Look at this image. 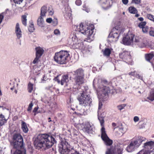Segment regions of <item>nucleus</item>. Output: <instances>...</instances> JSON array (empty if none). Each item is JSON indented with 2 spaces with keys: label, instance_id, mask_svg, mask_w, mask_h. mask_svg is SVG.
<instances>
[{
  "label": "nucleus",
  "instance_id": "obj_1",
  "mask_svg": "<svg viewBox=\"0 0 154 154\" xmlns=\"http://www.w3.org/2000/svg\"><path fill=\"white\" fill-rule=\"evenodd\" d=\"M56 142L55 139L52 136L45 134L39 135L35 139L34 143L36 148L39 149L44 147L49 148Z\"/></svg>",
  "mask_w": 154,
  "mask_h": 154
},
{
  "label": "nucleus",
  "instance_id": "obj_2",
  "mask_svg": "<svg viewBox=\"0 0 154 154\" xmlns=\"http://www.w3.org/2000/svg\"><path fill=\"white\" fill-rule=\"evenodd\" d=\"M94 26L93 24L88 25L85 23H81L79 28V31L84 34L88 35L87 38H86L84 42H90L94 39L93 35L94 30Z\"/></svg>",
  "mask_w": 154,
  "mask_h": 154
},
{
  "label": "nucleus",
  "instance_id": "obj_3",
  "mask_svg": "<svg viewBox=\"0 0 154 154\" xmlns=\"http://www.w3.org/2000/svg\"><path fill=\"white\" fill-rule=\"evenodd\" d=\"M70 54L67 51H61L55 54L54 60L60 64H63L68 62Z\"/></svg>",
  "mask_w": 154,
  "mask_h": 154
},
{
  "label": "nucleus",
  "instance_id": "obj_4",
  "mask_svg": "<svg viewBox=\"0 0 154 154\" xmlns=\"http://www.w3.org/2000/svg\"><path fill=\"white\" fill-rule=\"evenodd\" d=\"M72 81L75 85L79 86L85 83V74L84 71L81 68H79L72 72Z\"/></svg>",
  "mask_w": 154,
  "mask_h": 154
},
{
  "label": "nucleus",
  "instance_id": "obj_5",
  "mask_svg": "<svg viewBox=\"0 0 154 154\" xmlns=\"http://www.w3.org/2000/svg\"><path fill=\"white\" fill-rule=\"evenodd\" d=\"M12 140L11 143L15 149H22L23 148L24 144L22 136L19 133H13L12 135Z\"/></svg>",
  "mask_w": 154,
  "mask_h": 154
},
{
  "label": "nucleus",
  "instance_id": "obj_6",
  "mask_svg": "<svg viewBox=\"0 0 154 154\" xmlns=\"http://www.w3.org/2000/svg\"><path fill=\"white\" fill-rule=\"evenodd\" d=\"M68 44L73 49H83L85 47L83 42L80 39L78 40L75 35H71L68 40Z\"/></svg>",
  "mask_w": 154,
  "mask_h": 154
},
{
  "label": "nucleus",
  "instance_id": "obj_7",
  "mask_svg": "<svg viewBox=\"0 0 154 154\" xmlns=\"http://www.w3.org/2000/svg\"><path fill=\"white\" fill-rule=\"evenodd\" d=\"M109 82L106 79H102L101 84L98 86L97 89L101 92V96L103 99H106L108 98L109 94L110 93V89L109 87L105 85H109Z\"/></svg>",
  "mask_w": 154,
  "mask_h": 154
},
{
  "label": "nucleus",
  "instance_id": "obj_8",
  "mask_svg": "<svg viewBox=\"0 0 154 154\" xmlns=\"http://www.w3.org/2000/svg\"><path fill=\"white\" fill-rule=\"evenodd\" d=\"M77 99L79 104L85 107L90 106L92 102V99L90 95L87 94L86 90L83 91L80 93V95H78Z\"/></svg>",
  "mask_w": 154,
  "mask_h": 154
},
{
  "label": "nucleus",
  "instance_id": "obj_9",
  "mask_svg": "<svg viewBox=\"0 0 154 154\" xmlns=\"http://www.w3.org/2000/svg\"><path fill=\"white\" fill-rule=\"evenodd\" d=\"M68 141V140L64 138L58 145V150L61 154H69L70 145Z\"/></svg>",
  "mask_w": 154,
  "mask_h": 154
},
{
  "label": "nucleus",
  "instance_id": "obj_10",
  "mask_svg": "<svg viewBox=\"0 0 154 154\" xmlns=\"http://www.w3.org/2000/svg\"><path fill=\"white\" fill-rule=\"evenodd\" d=\"M123 147L120 144H117L115 146H112L107 149L106 154H122Z\"/></svg>",
  "mask_w": 154,
  "mask_h": 154
},
{
  "label": "nucleus",
  "instance_id": "obj_11",
  "mask_svg": "<svg viewBox=\"0 0 154 154\" xmlns=\"http://www.w3.org/2000/svg\"><path fill=\"white\" fill-rule=\"evenodd\" d=\"M121 28L117 26L112 29L109 36V38L112 42L117 41L121 32Z\"/></svg>",
  "mask_w": 154,
  "mask_h": 154
},
{
  "label": "nucleus",
  "instance_id": "obj_12",
  "mask_svg": "<svg viewBox=\"0 0 154 154\" xmlns=\"http://www.w3.org/2000/svg\"><path fill=\"white\" fill-rule=\"evenodd\" d=\"M119 57L122 59L126 62L130 63H131L132 60L130 51H124L122 52L119 54Z\"/></svg>",
  "mask_w": 154,
  "mask_h": 154
},
{
  "label": "nucleus",
  "instance_id": "obj_13",
  "mask_svg": "<svg viewBox=\"0 0 154 154\" xmlns=\"http://www.w3.org/2000/svg\"><path fill=\"white\" fill-rule=\"evenodd\" d=\"M103 131H101V138L106 145L110 146L112 144L113 141L110 139L107 136L106 131L105 130L104 131L103 128Z\"/></svg>",
  "mask_w": 154,
  "mask_h": 154
},
{
  "label": "nucleus",
  "instance_id": "obj_14",
  "mask_svg": "<svg viewBox=\"0 0 154 154\" xmlns=\"http://www.w3.org/2000/svg\"><path fill=\"white\" fill-rule=\"evenodd\" d=\"M134 35L132 34H128L122 40L124 44L126 45H130L133 42Z\"/></svg>",
  "mask_w": 154,
  "mask_h": 154
},
{
  "label": "nucleus",
  "instance_id": "obj_15",
  "mask_svg": "<svg viewBox=\"0 0 154 154\" xmlns=\"http://www.w3.org/2000/svg\"><path fill=\"white\" fill-rule=\"evenodd\" d=\"M68 78L69 76L67 75H64L62 76L61 80L60 81L58 79V76H57L55 78V81H57L58 83L60 84L61 85H63L65 83L68 82Z\"/></svg>",
  "mask_w": 154,
  "mask_h": 154
},
{
  "label": "nucleus",
  "instance_id": "obj_16",
  "mask_svg": "<svg viewBox=\"0 0 154 154\" xmlns=\"http://www.w3.org/2000/svg\"><path fill=\"white\" fill-rule=\"evenodd\" d=\"M145 57L146 60L150 63L154 67V54L152 53L146 54H145Z\"/></svg>",
  "mask_w": 154,
  "mask_h": 154
},
{
  "label": "nucleus",
  "instance_id": "obj_17",
  "mask_svg": "<svg viewBox=\"0 0 154 154\" xmlns=\"http://www.w3.org/2000/svg\"><path fill=\"white\" fill-rule=\"evenodd\" d=\"M82 130L84 132L86 133L90 134L92 133V128L89 122H87L85 123Z\"/></svg>",
  "mask_w": 154,
  "mask_h": 154
},
{
  "label": "nucleus",
  "instance_id": "obj_18",
  "mask_svg": "<svg viewBox=\"0 0 154 154\" xmlns=\"http://www.w3.org/2000/svg\"><path fill=\"white\" fill-rule=\"evenodd\" d=\"M137 144V141L132 140L127 147L126 150L129 152H131L134 150L135 146Z\"/></svg>",
  "mask_w": 154,
  "mask_h": 154
},
{
  "label": "nucleus",
  "instance_id": "obj_19",
  "mask_svg": "<svg viewBox=\"0 0 154 154\" xmlns=\"http://www.w3.org/2000/svg\"><path fill=\"white\" fill-rule=\"evenodd\" d=\"M15 33L18 38L19 39L22 36V32L18 23L16 24L15 27Z\"/></svg>",
  "mask_w": 154,
  "mask_h": 154
},
{
  "label": "nucleus",
  "instance_id": "obj_20",
  "mask_svg": "<svg viewBox=\"0 0 154 154\" xmlns=\"http://www.w3.org/2000/svg\"><path fill=\"white\" fill-rule=\"evenodd\" d=\"M36 50L35 56L41 57L44 52V50L40 47H37L35 48Z\"/></svg>",
  "mask_w": 154,
  "mask_h": 154
},
{
  "label": "nucleus",
  "instance_id": "obj_21",
  "mask_svg": "<svg viewBox=\"0 0 154 154\" xmlns=\"http://www.w3.org/2000/svg\"><path fill=\"white\" fill-rule=\"evenodd\" d=\"M43 17H39L37 21V24L41 27H44L45 26V24L44 21Z\"/></svg>",
  "mask_w": 154,
  "mask_h": 154
},
{
  "label": "nucleus",
  "instance_id": "obj_22",
  "mask_svg": "<svg viewBox=\"0 0 154 154\" xmlns=\"http://www.w3.org/2000/svg\"><path fill=\"white\" fill-rule=\"evenodd\" d=\"M47 12V7L44 5L43 6L41 9L40 17H44L46 16V14Z\"/></svg>",
  "mask_w": 154,
  "mask_h": 154
},
{
  "label": "nucleus",
  "instance_id": "obj_23",
  "mask_svg": "<svg viewBox=\"0 0 154 154\" xmlns=\"http://www.w3.org/2000/svg\"><path fill=\"white\" fill-rule=\"evenodd\" d=\"M154 146V141H149L144 143V147L146 149H149Z\"/></svg>",
  "mask_w": 154,
  "mask_h": 154
},
{
  "label": "nucleus",
  "instance_id": "obj_24",
  "mask_svg": "<svg viewBox=\"0 0 154 154\" xmlns=\"http://www.w3.org/2000/svg\"><path fill=\"white\" fill-rule=\"evenodd\" d=\"M21 128L23 131L27 133L28 131V128L27 127L26 123L24 121H22Z\"/></svg>",
  "mask_w": 154,
  "mask_h": 154
},
{
  "label": "nucleus",
  "instance_id": "obj_25",
  "mask_svg": "<svg viewBox=\"0 0 154 154\" xmlns=\"http://www.w3.org/2000/svg\"><path fill=\"white\" fill-rule=\"evenodd\" d=\"M98 119L99 120L101 126L102 127V128L101 129V131H103V128L104 129V131L105 130V128L104 126V117L102 116H98Z\"/></svg>",
  "mask_w": 154,
  "mask_h": 154
},
{
  "label": "nucleus",
  "instance_id": "obj_26",
  "mask_svg": "<svg viewBox=\"0 0 154 154\" xmlns=\"http://www.w3.org/2000/svg\"><path fill=\"white\" fill-rule=\"evenodd\" d=\"M147 99L151 101L154 100V89L152 90L150 92L148 96L147 97Z\"/></svg>",
  "mask_w": 154,
  "mask_h": 154
},
{
  "label": "nucleus",
  "instance_id": "obj_27",
  "mask_svg": "<svg viewBox=\"0 0 154 154\" xmlns=\"http://www.w3.org/2000/svg\"><path fill=\"white\" fill-rule=\"evenodd\" d=\"M28 15L26 14V15H23L21 16V20L22 23L25 26H27V15Z\"/></svg>",
  "mask_w": 154,
  "mask_h": 154
},
{
  "label": "nucleus",
  "instance_id": "obj_28",
  "mask_svg": "<svg viewBox=\"0 0 154 154\" xmlns=\"http://www.w3.org/2000/svg\"><path fill=\"white\" fill-rule=\"evenodd\" d=\"M6 122L7 120L5 119L4 116L0 115V126L3 125Z\"/></svg>",
  "mask_w": 154,
  "mask_h": 154
},
{
  "label": "nucleus",
  "instance_id": "obj_29",
  "mask_svg": "<svg viewBox=\"0 0 154 154\" xmlns=\"http://www.w3.org/2000/svg\"><path fill=\"white\" fill-rule=\"evenodd\" d=\"M128 11L132 14H135L138 13V11L136 8L132 6L128 8Z\"/></svg>",
  "mask_w": 154,
  "mask_h": 154
},
{
  "label": "nucleus",
  "instance_id": "obj_30",
  "mask_svg": "<svg viewBox=\"0 0 154 154\" xmlns=\"http://www.w3.org/2000/svg\"><path fill=\"white\" fill-rule=\"evenodd\" d=\"M111 51L110 49L106 48L103 51V54L106 56H109L111 53Z\"/></svg>",
  "mask_w": 154,
  "mask_h": 154
},
{
  "label": "nucleus",
  "instance_id": "obj_31",
  "mask_svg": "<svg viewBox=\"0 0 154 154\" xmlns=\"http://www.w3.org/2000/svg\"><path fill=\"white\" fill-rule=\"evenodd\" d=\"M29 31L30 32H32L35 30V28L34 27V24L32 22L30 23V24L28 28Z\"/></svg>",
  "mask_w": 154,
  "mask_h": 154
},
{
  "label": "nucleus",
  "instance_id": "obj_32",
  "mask_svg": "<svg viewBox=\"0 0 154 154\" xmlns=\"http://www.w3.org/2000/svg\"><path fill=\"white\" fill-rule=\"evenodd\" d=\"M33 85L29 82L28 85V90L29 93H31L33 90Z\"/></svg>",
  "mask_w": 154,
  "mask_h": 154
},
{
  "label": "nucleus",
  "instance_id": "obj_33",
  "mask_svg": "<svg viewBox=\"0 0 154 154\" xmlns=\"http://www.w3.org/2000/svg\"><path fill=\"white\" fill-rule=\"evenodd\" d=\"M145 138L141 137H138V138L136 140H134V141H137V144L138 143V144L137 145H140L142 141L144 140Z\"/></svg>",
  "mask_w": 154,
  "mask_h": 154
},
{
  "label": "nucleus",
  "instance_id": "obj_34",
  "mask_svg": "<svg viewBox=\"0 0 154 154\" xmlns=\"http://www.w3.org/2000/svg\"><path fill=\"white\" fill-rule=\"evenodd\" d=\"M14 154H26V151L25 149H24L23 151L17 149L15 151Z\"/></svg>",
  "mask_w": 154,
  "mask_h": 154
},
{
  "label": "nucleus",
  "instance_id": "obj_35",
  "mask_svg": "<svg viewBox=\"0 0 154 154\" xmlns=\"http://www.w3.org/2000/svg\"><path fill=\"white\" fill-rule=\"evenodd\" d=\"M117 134L119 136H122L123 134V129L120 128L116 132Z\"/></svg>",
  "mask_w": 154,
  "mask_h": 154
},
{
  "label": "nucleus",
  "instance_id": "obj_36",
  "mask_svg": "<svg viewBox=\"0 0 154 154\" xmlns=\"http://www.w3.org/2000/svg\"><path fill=\"white\" fill-rule=\"evenodd\" d=\"M33 105V103L32 101H31L29 104L28 107L27 109V111L29 112H31L32 109V107Z\"/></svg>",
  "mask_w": 154,
  "mask_h": 154
},
{
  "label": "nucleus",
  "instance_id": "obj_37",
  "mask_svg": "<svg viewBox=\"0 0 154 154\" xmlns=\"http://www.w3.org/2000/svg\"><path fill=\"white\" fill-rule=\"evenodd\" d=\"M39 108L38 106H37L36 107H35L32 111V112L34 113V116H35L37 114H38L39 113H40V112L38 111V110L39 109Z\"/></svg>",
  "mask_w": 154,
  "mask_h": 154
},
{
  "label": "nucleus",
  "instance_id": "obj_38",
  "mask_svg": "<svg viewBox=\"0 0 154 154\" xmlns=\"http://www.w3.org/2000/svg\"><path fill=\"white\" fill-rule=\"evenodd\" d=\"M146 24L145 21L139 23L138 26L140 28H142L144 27Z\"/></svg>",
  "mask_w": 154,
  "mask_h": 154
},
{
  "label": "nucleus",
  "instance_id": "obj_39",
  "mask_svg": "<svg viewBox=\"0 0 154 154\" xmlns=\"http://www.w3.org/2000/svg\"><path fill=\"white\" fill-rule=\"evenodd\" d=\"M40 58L39 57L35 56V58L32 62L33 63L35 64L38 63L39 61V59Z\"/></svg>",
  "mask_w": 154,
  "mask_h": 154
},
{
  "label": "nucleus",
  "instance_id": "obj_40",
  "mask_svg": "<svg viewBox=\"0 0 154 154\" xmlns=\"http://www.w3.org/2000/svg\"><path fill=\"white\" fill-rule=\"evenodd\" d=\"M126 106V104H123L118 106H117V107L119 110H121L122 109H123Z\"/></svg>",
  "mask_w": 154,
  "mask_h": 154
},
{
  "label": "nucleus",
  "instance_id": "obj_41",
  "mask_svg": "<svg viewBox=\"0 0 154 154\" xmlns=\"http://www.w3.org/2000/svg\"><path fill=\"white\" fill-rule=\"evenodd\" d=\"M149 28L147 26H145L142 28L143 32L144 33H146L148 32Z\"/></svg>",
  "mask_w": 154,
  "mask_h": 154
},
{
  "label": "nucleus",
  "instance_id": "obj_42",
  "mask_svg": "<svg viewBox=\"0 0 154 154\" xmlns=\"http://www.w3.org/2000/svg\"><path fill=\"white\" fill-rule=\"evenodd\" d=\"M147 17L149 19L152 21L154 19L153 16L150 14H148L147 15Z\"/></svg>",
  "mask_w": 154,
  "mask_h": 154
},
{
  "label": "nucleus",
  "instance_id": "obj_43",
  "mask_svg": "<svg viewBox=\"0 0 154 154\" xmlns=\"http://www.w3.org/2000/svg\"><path fill=\"white\" fill-rule=\"evenodd\" d=\"M141 2V0H132L131 3L136 4H139Z\"/></svg>",
  "mask_w": 154,
  "mask_h": 154
},
{
  "label": "nucleus",
  "instance_id": "obj_44",
  "mask_svg": "<svg viewBox=\"0 0 154 154\" xmlns=\"http://www.w3.org/2000/svg\"><path fill=\"white\" fill-rule=\"evenodd\" d=\"M128 74L130 75H131L132 76H135V75H137V73L136 71H134V72H129Z\"/></svg>",
  "mask_w": 154,
  "mask_h": 154
},
{
  "label": "nucleus",
  "instance_id": "obj_45",
  "mask_svg": "<svg viewBox=\"0 0 154 154\" xmlns=\"http://www.w3.org/2000/svg\"><path fill=\"white\" fill-rule=\"evenodd\" d=\"M75 3L77 5L79 6L82 4V2L80 0H76Z\"/></svg>",
  "mask_w": 154,
  "mask_h": 154
},
{
  "label": "nucleus",
  "instance_id": "obj_46",
  "mask_svg": "<svg viewBox=\"0 0 154 154\" xmlns=\"http://www.w3.org/2000/svg\"><path fill=\"white\" fill-rule=\"evenodd\" d=\"M149 34L151 36L154 37V30H150L149 32Z\"/></svg>",
  "mask_w": 154,
  "mask_h": 154
},
{
  "label": "nucleus",
  "instance_id": "obj_47",
  "mask_svg": "<svg viewBox=\"0 0 154 154\" xmlns=\"http://www.w3.org/2000/svg\"><path fill=\"white\" fill-rule=\"evenodd\" d=\"M23 0H13L14 2L16 4H20Z\"/></svg>",
  "mask_w": 154,
  "mask_h": 154
},
{
  "label": "nucleus",
  "instance_id": "obj_48",
  "mask_svg": "<svg viewBox=\"0 0 154 154\" xmlns=\"http://www.w3.org/2000/svg\"><path fill=\"white\" fill-rule=\"evenodd\" d=\"M54 33L55 35H59L60 34V32L58 29H56L54 31Z\"/></svg>",
  "mask_w": 154,
  "mask_h": 154
},
{
  "label": "nucleus",
  "instance_id": "obj_49",
  "mask_svg": "<svg viewBox=\"0 0 154 154\" xmlns=\"http://www.w3.org/2000/svg\"><path fill=\"white\" fill-rule=\"evenodd\" d=\"M48 11L49 15L52 16L54 12L53 9H52L50 11L49 9H48Z\"/></svg>",
  "mask_w": 154,
  "mask_h": 154
},
{
  "label": "nucleus",
  "instance_id": "obj_50",
  "mask_svg": "<svg viewBox=\"0 0 154 154\" xmlns=\"http://www.w3.org/2000/svg\"><path fill=\"white\" fill-rule=\"evenodd\" d=\"M4 18V16L3 15V13L0 14V24L2 21V20Z\"/></svg>",
  "mask_w": 154,
  "mask_h": 154
},
{
  "label": "nucleus",
  "instance_id": "obj_51",
  "mask_svg": "<svg viewBox=\"0 0 154 154\" xmlns=\"http://www.w3.org/2000/svg\"><path fill=\"white\" fill-rule=\"evenodd\" d=\"M52 19L51 18H48L46 20V22L48 23H51L52 21Z\"/></svg>",
  "mask_w": 154,
  "mask_h": 154
},
{
  "label": "nucleus",
  "instance_id": "obj_52",
  "mask_svg": "<svg viewBox=\"0 0 154 154\" xmlns=\"http://www.w3.org/2000/svg\"><path fill=\"white\" fill-rule=\"evenodd\" d=\"M139 120V118L138 117L135 116L134 117V120L135 122H138Z\"/></svg>",
  "mask_w": 154,
  "mask_h": 154
},
{
  "label": "nucleus",
  "instance_id": "obj_53",
  "mask_svg": "<svg viewBox=\"0 0 154 154\" xmlns=\"http://www.w3.org/2000/svg\"><path fill=\"white\" fill-rule=\"evenodd\" d=\"M102 106V104L101 103H99V104L98 112L99 111Z\"/></svg>",
  "mask_w": 154,
  "mask_h": 154
},
{
  "label": "nucleus",
  "instance_id": "obj_54",
  "mask_svg": "<svg viewBox=\"0 0 154 154\" xmlns=\"http://www.w3.org/2000/svg\"><path fill=\"white\" fill-rule=\"evenodd\" d=\"M122 3L125 5H127L128 2V0H122Z\"/></svg>",
  "mask_w": 154,
  "mask_h": 154
},
{
  "label": "nucleus",
  "instance_id": "obj_55",
  "mask_svg": "<svg viewBox=\"0 0 154 154\" xmlns=\"http://www.w3.org/2000/svg\"><path fill=\"white\" fill-rule=\"evenodd\" d=\"M83 9L84 10H85L87 12H88V9L86 8V7L85 5H83Z\"/></svg>",
  "mask_w": 154,
  "mask_h": 154
},
{
  "label": "nucleus",
  "instance_id": "obj_56",
  "mask_svg": "<svg viewBox=\"0 0 154 154\" xmlns=\"http://www.w3.org/2000/svg\"><path fill=\"white\" fill-rule=\"evenodd\" d=\"M140 39L139 38V37H136L135 40V42H138L140 41Z\"/></svg>",
  "mask_w": 154,
  "mask_h": 154
},
{
  "label": "nucleus",
  "instance_id": "obj_57",
  "mask_svg": "<svg viewBox=\"0 0 154 154\" xmlns=\"http://www.w3.org/2000/svg\"><path fill=\"white\" fill-rule=\"evenodd\" d=\"M138 19L140 21H141L142 22V21H143L144 20L143 18L142 17H140L138 18Z\"/></svg>",
  "mask_w": 154,
  "mask_h": 154
},
{
  "label": "nucleus",
  "instance_id": "obj_58",
  "mask_svg": "<svg viewBox=\"0 0 154 154\" xmlns=\"http://www.w3.org/2000/svg\"><path fill=\"white\" fill-rule=\"evenodd\" d=\"M82 154L79 152L77 151H75L74 153H73L72 154Z\"/></svg>",
  "mask_w": 154,
  "mask_h": 154
},
{
  "label": "nucleus",
  "instance_id": "obj_59",
  "mask_svg": "<svg viewBox=\"0 0 154 154\" xmlns=\"http://www.w3.org/2000/svg\"><path fill=\"white\" fill-rule=\"evenodd\" d=\"M45 75H44L43 76L42 78V82L43 81H45Z\"/></svg>",
  "mask_w": 154,
  "mask_h": 154
},
{
  "label": "nucleus",
  "instance_id": "obj_60",
  "mask_svg": "<svg viewBox=\"0 0 154 154\" xmlns=\"http://www.w3.org/2000/svg\"><path fill=\"white\" fill-rule=\"evenodd\" d=\"M112 126L113 127H115L116 126V123H114V122L112 123Z\"/></svg>",
  "mask_w": 154,
  "mask_h": 154
},
{
  "label": "nucleus",
  "instance_id": "obj_61",
  "mask_svg": "<svg viewBox=\"0 0 154 154\" xmlns=\"http://www.w3.org/2000/svg\"><path fill=\"white\" fill-rule=\"evenodd\" d=\"M136 14L135 15V17H139L140 15V14H138L137 13H136V14Z\"/></svg>",
  "mask_w": 154,
  "mask_h": 154
},
{
  "label": "nucleus",
  "instance_id": "obj_62",
  "mask_svg": "<svg viewBox=\"0 0 154 154\" xmlns=\"http://www.w3.org/2000/svg\"><path fill=\"white\" fill-rule=\"evenodd\" d=\"M18 119V117L17 116H15L14 118V120H16L17 119Z\"/></svg>",
  "mask_w": 154,
  "mask_h": 154
},
{
  "label": "nucleus",
  "instance_id": "obj_63",
  "mask_svg": "<svg viewBox=\"0 0 154 154\" xmlns=\"http://www.w3.org/2000/svg\"><path fill=\"white\" fill-rule=\"evenodd\" d=\"M48 122H50L51 121V118L50 117L48 118Z\"/></svg>",
  "mask_w": 154,
  "mask_h": 154
},
{
  "label": "nucleus",
  "instance_id": "obj_64",
  "mask_svg": "<svg viewBox=\"0 0 154 154\" xmlns=\"http://www.w3.org/2000/svg\"><path fill=\"white\" fill-rule=\"evenodd\" d=\"M14 87H12V88H11V90H13V89H14Z\"/></svg>",
  "mask_w": 154,
  "mask_h": 154
}]
</instances>
